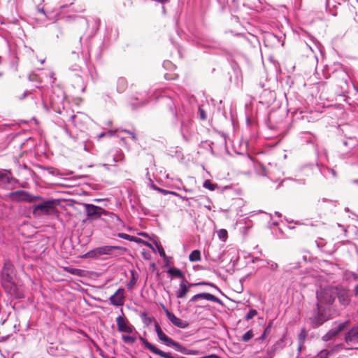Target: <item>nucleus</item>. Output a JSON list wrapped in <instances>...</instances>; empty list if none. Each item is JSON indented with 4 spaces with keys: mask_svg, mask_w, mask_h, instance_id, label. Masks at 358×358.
Instances as JSON below:
<instances>
[{
    "mask_svg": "<svg viewBox=\"0 0 358 358\" xmlns=\"http://www.w3.org/2000/svg\"><path fill=\"white\" fill-rule=\"evenodd\" d=\"M14 267L10 262H6L1 271V284L10 294H15L16 285L13 281Z\"/></svg>",
    "mask_w": 358,
    "mask_h": 358,
    "instance_id": "f257e3e1",
    "label": "nucleus"
},
{
    "mask_svg": "<svg viewBox=\"0 0 358 358\" xmlns=\"http://www.w3.org/2000/svg\"><path fill=\"white\" fill-rule=\"evenodd\" d=\"M85 210L87 213V217L92 220H96L99 218L102 215H109L113 220H114L117 224L121 223L120 217L113 213H108L101 207L94 206L93 204H85Z\"/></svg>",
    "mask_w": 358,
    "mask_h": 358,
    "instance_id": "f03ea898",
    "label": "nucleus"
},
{
    "mask_svg": "<svg viewBox=\"0 0 358 358\" xmlns=\"http://www.w3.org/2000/svg\"><path fill=\"white\" fill-rule=\"evenodd\" d=\"M336 287L329 286L318 290L316 294L317 303H321L323 306L333 304L336 299Z\"/></svg>",
    "mask_w": 358,
    "mask_h": 358,
    "instance_id": "7ed1b4c3",
    "label": "nucleus"
},
{
    "mask_svg": "<svg viewBox=\"0 0 358 358\" xmlns=\"http://www.w3.org/2000/svg\"><path fill=\"white\" fill-rule=\"evenodd\" d=\"M55 206L56 203L54 200L43 201L40 203L34 206L33 215L37 217L43 215H50L54 211Z\"/></svg>",
    "mask_w": 358,
    "mask_h": 358,
    "instance_id": "20e7f679",
    "label": "nucleus"
},
{
    "mask_svg": "<svg viewBox=\"0 0 358 358\" xmlns=\"http://www.w3.org/2000/svg\"><path fill=\"white\" fill-rule=\"evenodd\" d=\"M316 307L317 313L314 316L310 318L312 323L314 324V327H317L329 320L327 309L323 305L317 303Z\"/></svg>",
    "mask_w": 358,
    "mask_h": 358,
    "instance_id": "39448f33",
    "label": "nucleus"
},
{
    "mask_svg": "<svg viewBox=\"0 0 358 358\" xmlns=\"http://www.w3.org/2000/svg\"><path fill=\"white\" fill-rule=\"evenodd\" d=\"M10 198L13 201H24L32 203L42 198L40 196H34L24 190H17L10 194Z\"/></svg>",
    "mask_w": 358,
    "mask_h": 358,
    "instance_id": "423d86ee",
    "label": "nucleus"
},
{
    "mask_svg": "<svg viewBox=\"0 0 358 358\" xmlns=\"http://www.w3.org/2000/svg\"><path fill=\"white\" fill-rule=\"evenodd\" d=\"M159 339L168 346H173L177 351L185 355H194L192 350H190L185 347L181 345L179 343L174 341L172 338H169L164 333L159 336Z\"/></svg>",
    "mask_w": 358,
    "mask_h": 358,
    "instance_id": "0eeeda50",
    "label": "nucleus"
},
{
    "mask_svg": "<svg viewBox=\"0 0 358 358\" xmlns=\"http://www.w3.org/2000/svg\"><path fill=\"white\" fill-rule=\"evenodd\" d=\"M120 247L117 246H101L96 248L92 250H90L86 254L84 255V257L85 258H98L99 257L103 255H110L112 251L115 249H120Z\"/></svg>",
    "mask_w": 358,
    "mask_h": 358,
    "instance_id": "6e6552de",
    "label": "nucleus"
},
{
    "mask_svg": "<svg viewBox=\"0 0 358 358\" xmlns=\"http://www.w3.org/2000/svg\"><path fill=\"white\" fill-rule=\"evenodd\" d=\"M117 330L120 332L131 334L134 327L129 323L127 319L123 316H118L116 318Z\"/></svg>",
    "mask_w": 358,
    "mask_h": 358,
    "instance_id": "1a4fd4ad",
    "label": "nucleus"
},
{
    "mask_svg": "<svg viewBox=\"0 0 358 358\" xmlns=\"http://www.w3.org/2000/svg\"><path fill=\"white\" fill-rule=\"evenodd\" d=\"M140 339L145 345V347L152 353L159 355L164 358H174L173 356H171V353L165 352L161 350L160 349L157 348L155 345L148 341L146 339L143 338H140Z\"/></svg>",
    "mask_w": 358,
    "mask_h": 358,
    "instance_id": "9d476101",
    "label": "nucleus"
},
{
    "mask_svg": "<svg viewBox=\"0 0 358 358\" xmlns=\"http://www.w3.org/2000/svg\"><path fill=\"white\" fill-rule=\"evenodd\" d=\"M345 341L347 344L352 345V348H358L355 347L358 343V325L353 327L345 336Z\"/></svg>",
    "mask_w": 358,
    "mask_h": 358,
    "instance_id": "9b49d317",
    "label": "nucleus"
},
{
    "mask_svg": "<svg viewBox=\"0 0 358 358\" xmlns=\"http://www.w3.org/2000/svg\"><path fill=\"white\" fill-rule=\"evenodd\" d=\"M164 312L167 318L176 327L185 329L187 327L188 323L178 317H177L173 313L170 312L167 308H164Z\"/></svg>",
    "mask_w": 358,
    "mask_h": 358,
    "instance_id": "f8f14e48",
    "label": "nucleus"
},
{
    "mask_svg": "<svg viewBox=\"0 0 358 358\" xmlns=\"http://www.w3.org/2000/svg\"><path fill=\"white\" fill-rule=\"evenodd\" d=\"M110 303L115 306H122L124 301V289H118L113 295L110 297Z\"/></svg>",
    "mask_w": 358,
    "mask_h": 358,
    "instance_id": "ddd939ff",
    "label": "nucleus"
},
{
    "mask_svg": "<svg viewBox=\"0 0 358 358\" xmlns=\"http://www.w3.org/2000/svg\"><path fill=\"white\" fill-rule=\"evenodd\" d=\"M336 296L338 297L340 303L345 306L348 305L350 301L348 291L341 287H336Z\"/></svg>",
    "mask_w": 358,
    "mask_h": 358,
    "instance_id": "4468645a",
    "label": "nucleus"
},
{
    "mask_svg": "<svg viewBox=\"0 0 358 358\" xmlns=\"http://www.w3.org/2000/svg\"><path fill=\"white\" fill-rule=\"evenodd\" d=\"M350 322L346 321L343 323L340 324L337 328L332 329L329 330L323 337L322 340L324 341H328L330 339H331L333 337L336 336L337 334H338L340 332H341L348 324Z\"/></svg>",
    "mask_w": 358,
    "mask_h": 358,
    "instance_id": "2eb2a0df",
    "label": "nucleus"
},
{
    "mask_svg": "<svg viewBox=\"0 0 358 358\" xmlns=\"http://www.w3.org/2000/svg\"><path fill=\"white\" fill-rule=\"evenodd\" d=\"M198 299H206L215 303H221V300L219 298L210 293L197 294L193 296L189 300V301L195 303Z\"/></svg>",
    "mask_w": 358,
    "mask_h": 358,
    "instance_id": "dca6fc26",
    "label": "nucleus"
},
{
    "mask_svg": "<svg viewBox=\"0 0 358 358\" xmlns=\"http://www.w3.org/2000/svg\"><path fill=\"white\" fill-rule=\"evenodd\" d=\"M188 292L189 287L185 285V282L182 281L180 284L179 289L176 292V296L178 298L184 299L186 297Z\"/></svg>",
    "mask_w": 358,
    "mask_h": 358,
    "instance_id": "f3484780",
    "label": "nucleus"
},
{
    "mask_svg": "<svg viewBox=\"0 0 358 358\" xmlns=\"http://www.w3.org/2000/svg\"><path fill=\"white\" fill-rule=\"evenodd\" d=\"M168 273L173 277L185 279L184 273L177 268H170L168 270Z\"/></svg>",
    "mask_w": 358,
    "mask_h": 358,
    "instance_id": "a211bd4d",
    "label": "nucleus"
},
{
    "mask_svg": "<svg viewBox=\"0 0 358 358\" xmlns=\"http://www.w3.org/2000/svg\"><path fill=\"white\" fill-rule=\"evenodd\" d=\"M190 262H198L201 259V252L199 250H193L189 255Z\"/></svg>",
    "mask_w": 358,
    "mask_h": 358,
    "instance_id": "6ab92c4d",
    "label": "nucleus"
},
{
    "mask_svg": "<svg viewBox=\"0 0 358 358\" xmlns=\"http://www.w3.org/2000/svg\"><path fill=\"white\" fill-rule=\"evenodd\" d=\"M307 336H308V333L306 331V329H302L301 330L300 334H299V342H300V345H299V351L301 350L302 345L303 344L305 340L306 339Z\"/></svg>",
    "mask_w": 358,
    "mask_h": 358,
    "instance_id": "aec40b11",
    "label": "nucleus"
},
{
    "mask_svg": "<svg viewBox=\"0 0 358 358\" xmlns=\"http://www.w3.org/2000/svg\"><path fill=\"white\" fill-rule=\"evenodd\" d=\"M9 182V174L8 172L0 171V186Z\"/></svg>",
    "mask_w": 358,
    "mask_h": 358,
    "instance_id": "412c9836",
    "label": "nucleus"
},
{
    "mask_svg": "<svg viewBox=\"0 0 358 358\" xmlns=\"http://www.w3.org/2000/svg\"><path fill=\"white\" fill-rule=\"evenodd\" d=\"M122 339L123 340V341L125 343H128V344H133L136 342V337L129 336V335H122Z\"/></svg>",
    "mask_w": 358,
    "mask_h": 358,
    "instance_id": "4be33fe9",
    "label": "nucleus"
},
{
    "mask_svg": "<svg viewBox=\"0 0 358 358\" xmlns=\"http://www.w3.org/2000/svg\"><path fill=\"white\" fill-rule=\"evenodd\" d=\"M254 336V334L252 330L248 331L245 334H244L242 337L241 340L243 342H248L250 340L252 339V338Z\"/></svg>",
    "mask_w": 358,
    "mask_h": 358,
    "instance_id": "5701e85b",
    "label": "nucleus"
},
{
    "mask_svg": "<svg viewBox=\"0 0 358 358\" xmlns=\"http://www.w3.org/2000/svg\"><path fill=\"white\" fill-rule=\"evenodd\" d=\"M117 236L130 241H137V238L124 233H119Z\"/></svg>",
    "mask_w": 358,
    "mask_h": 358,
    "instance_id": "b1692460",
    "label": "nucleus"
},
{
    "mask_svg": "<svg viewBox=\"0 0 358 358\" xmlns=\"http://www.w3.org/2000/svg\"><path fill=\"white\" fill-rule=\"evenodd\" d=\"M217 235H218L219 238H220L223 241H226V239L228 237V232L226 229H222L217 231Z\"/></svg>",
    "mask_w": 358,
    "mask_h": 358,
    "instance_id": "393cba45",
    "label": "nucleus"
},
{
    "mask_svg": "<svg viewBox=\"0 0 358 358\" xmlns=\"http://www.w3.org/2000/svg\"><path fill=\"white\" fill-rule=\"evenodd\" d=\"M203 187L208 189L211 191L215 190L216 185L211 182L210 180H206L203 185Z\"/></svg>",
    "mask_w": 358,
    "mask_h": 358,
    "instance_id": "a878e982",
    "label": "nucleus"
},
{
    "mask_svg": "<svg viewBox=\"0 0 358 358\" xmlns=\"http://www.w3.org/2000/svg\"><path fill=\"white\" fill-rule=\"evenodd\" d=\"M65 270L68 273H69L71 274H73V275H80V273L82 272V271L80 270V269L74 268H70V267L65 268Z\"/></svg>",
    "mask_w": 358,
    "mask_h": 358,
    "instance_id": "bb28decb",
    "label": "nucleus"
},
{
    "mask_svg": "<svg viewBox=\"0 0 358 358\" xmlns=\"http://www.w3.org/2000/svg\"><path fill=\"white\" fill-rule=\"evenodd\" d=\"M257 315V311L256 310H255V309H251L248 312L247 315L245 316V320L248 321L250 319L253 318Z\"/></svg>",
    "mask_w": 358,
    "mask_h": 358,
    "instance_id": "cd10ccee",
    "label": "nucleus"
},
{
    "mask_svg": "<svg viewBox=\"0 0 358 358\" xmlns=\"http://www.w3.org/2000/svg\"><path fill=\"white\" fill-rule=\"evenodd\" d=\"M329 354L330 352L327 350H322L318 353L317 358H328Z\"/></svg>",
    "mask_w": 358,
    "mask_h": 358,
    "instance_id": "c85d7f7f",
    "label": "nucleus"
},
{
    "mask_svg": "<svg viewBox=\"0 0 358 358\" xmlns=\"http://www.w3.org/2000/svg\"><path fill=\"white\" fill-rule=\"evenodd\" d=\"M131 275H132L131 280L127 285V287L129 289H132L134 287V286L135 285V284L136 283V279L134 276V273L133 271H131Z\"/></svg>",
    "mask_w": 358,
    "mask_h": 358,
    "instance_id": "c756f323",
    "label": "nucleus"
},
{
    "mask_svg": "<svg viewBox=\"0 0 358 358\" xmlns=\"http://www.w3.org/2000/svg\"><path fill=\"white\" fill-rule=\"evenodd\" d=\"M118 83L121 85V88L120 90V92L124 91L127 87V82L124 78H119Z\"/></svg>",
    "mask_w": 358,
    "mask_h": 358,
    "instance_id": "7c9ffc66",
    "label": "nucleus"
},
{
    "mask_svg": "<svg viewBox=\"0 0 358 358\" xmlns=\"http://www.w3.org/2000/svg\"><path fill=\"white\" fill-rule=\"evenodd\" d=\"M121 131L124 132V133H126L128 135H129L130 137L131 138V139H133L134 141H136L137 140L136 135L135 134L134 132L129 131V130H127V129H122Z\"/></svg>",
    "mask_w": 358,
    "mask_h": 358,
    "instance_id": "2f4dec72",
    "label": "nucleus"
},
{
    "mask_svg": "<svg viewBox=\"0 0 358 358\" xmlns=\"http://www.w3.org/2000/svg\"><path fill=\"white\" fill-rule=\"evenodd\" d=\"M155 331H156V333L157 334V336L159 337V336H161L162 334H164L162 328L160 327L159 324H158V322H155Z\"/></svg>",
    "mask_w": 358,
    "mask_h": 358,
    "instance_id": "473e14b6",
    "label": "nucleus"
},
{
    "mask_svg": "<svg viewBox=\"0 0 358 358\" xmlns=\"http://www.w3.org/2000/svg\"><path fill=\"white\" fill-rule=\"evenodd\" d=\"M156 246L157 248V250L159 251V253L161 257H164L166 256L164 250L161 244L156 243Z\"/></svg>",
    "mask_w": 358,
    "mask_h": 358,
    "instance_id": "72a5a7b5",
    "label": "nucleus"
},
{
    "mask_svg": "<svg viewBox=\"0 0 358 358\" xmlns=\"http://www.w3.org/2000/svg\"><path fill=\"white\" fill-rule=\"evenodd\" d=\"M30 93H29L27 91L26 92H18L17 94H16V97L20 99V100H22L23 99L25 96H27V95H29Z\"/></svg>",
    "mask_w": 358,
    "mask_h": 358,
    "instance_id": "f704fd0d",
    "label": "nucleus"
},
{
    "mask_svg": "<svg viewBox=\"0 0 358 358\" xmlns=\"http://www.w3.org/2000/svg\"><path fill=\"white\" fill-rule=\"evenodd\" d=\"M198 285H209V286H211V287H214L213 284L210 283V282H197V283H190L189 286V287H192V286H198Z\"/></svg>",
    "mask_w": 358,
    "mask_h": 358,
    "instance_id": "c9c22d12",
    "label": "nucleus"
},
{
    "mask_svg": "<svg viewBox=\"0 0 358 358\" xmlns=\"http://www.w3.org/2000/svg\"><path fill=\"white\" fill-rule=\"evenodd\" d=\"M157 190L159 192H160L161 193H162L163 194H173V195H176L177 196L178 194L175 192H171V191H168V190H166V189H161V188H157Z\"/></svg>",
    "mask_w": 358,
    "mask_h": 358,
    "instance_id": "e433bc0d",
    "label": "nucleus"
},
{
    "mask_svg": "<svg viewBox=\"0 0 358 358\" xmlns=\"http://www.w3.org/2000/svg\"><path fill=\"white\" fill-rule=\"evenodd\" d=\"M268 327L265 329V330H264V333L262 334V335L257 340L262 341V340H264L265 338L266 334L267 331H268Z\"/></svg>",
    "mask_w": 358,
    "mask_h": 358,
    "instance_id": "4c0bfd02",
    "label": "nucleus"
},
{
    "mask_svg": "<svg viewBox=\"0 0 358 358\" xmlns=\"http://www.w3.org/2000/svg\"><path fill=\"white\" fill-rule=\"evenodd\" d=\"M199 110H200V115H201V118L202 120H205V119H206V113H205V112H204L203 110H201V109H199Z\"/></svg>",
    "mask_w": 358,
    "mask_h": 358,
    "instance_id": "58836bf2",
    "label": "nucleus"
},
{
    "mask_svg": "<svg viewBox=\"0 0 358 358\" xmlns=\"http://www.w3.org/2000/svg\"><path fill=\"white\" fill-rule=\"evenodd\" d=\"M354 294H355V296L358 297V284L357 285H355V287Z\"/></svg>",
    "mask_w": 358,
    "mask_h": 358,
    "instance_id": "ea45409f",
    "label": "nucleus"
},
{
    "mask_svg": "<svg viewBox=\"0 0 358 358\" xmlns=\"http://www.w3.org/2000/svg\"><path fill=\"white\" fill-rule=\"evenodd\" d=\"M204 358H219V357L215 355H211L208 356H205Z\"/></svg>",
    "mask_w": 358,
    "mask_h": 358,
    "instance_id": "a19ab883",
    "label": "nucleus"
},
{
    "mask_svg": "<svg viewBox=\"0 0 358 358\" xmlns=\"http://www.w3.org/2000/svg\"><path fill=\"white\" fill-rule=\"evenodd\" d=\"M146 245H148V246H150V247H151V245H150V244H149V243H146Z\"/></svg>",
    "mask_w": 358,
    "mask_h": 358,
    "instance_id": "79ce46f5",
    "label": "nucleus"
},
{
    "mask_svg": "<svg viewBox=\"0 0 358 358\" xmlns=\"http://www.w3.org/2000/svg\"><path fill=\"white\" fill-rule=\"evenodd\" d=\"M113 358H116V357H113Z\"/></svg>",
    "mask_w": 358,
    "mask_h": 358,
    "instance_id": "37998d69",
    "label": "nucleus"
}]
</instances>
